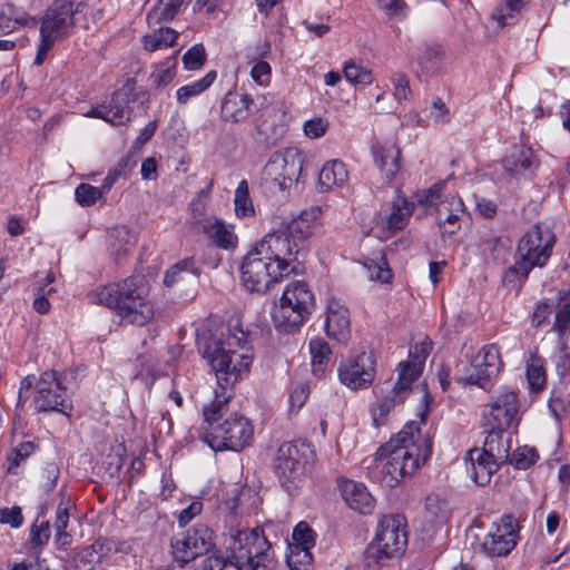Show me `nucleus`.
Masks as SVG:
<instances>
[{
  "mask_svg": "<svg viewBox=\"0 0 570 570\" xmlns=\"http://www.w3.org/2000/svg\"><path fill=\"white\" fill-rule=\"evenodd\" d=\"M298 245L284 229L269 233L244 257L242 281L250 292L265 293L293 271Z\"/></svg>",
  "mask_w": 570,
  "mask_h": 570,
  "instance_id": "obj_1",
  "label": "nucleus"
},
{
  "mask_svg": "<svg viewBox=\"0 0 570 570\" xmlns=\"http://www.w3.org/2000/svg\"><path fill=\"white\" fill-rule=\"evenodd\" d=\"M431 453V440L428 436L421 439L414 423L406 424L376 451L377 464L371 472L372 478L393 488L402 478L414 473L421 462H426Z\"/></svg>",
  "mask_w": 570,
  "mask_h": 570,
  "instance_id": "obj_2",
  "label": "nucleus"
},
{
  "mask_svg": "<svg viewBox=\"0 0 570 570\" xmlns=\"http://www.w3.org/2000/svg\"><path fill=\"white\" fill-rule=\"evenodd\" d=\"M204 356L222 390H232L238 381L244 380L253 362L252 350L242 330H228L220 336L212 335L206 342Z\"/></svg>",
  "mask_w": 570,
  "mask_h": 570,
  "instance_id": "obj_3",
  "label": "nucleus"
},
{
  "mask_svg": "<svg viewBox=\"0 0 570 570\" xmlns=\"http://www.w3.org/2000/svg\"><path fill=\"white\" fill-rule=\"evenodd\" d=\"M148 293L144 277L136 275L117 284L98 287L89 294V299L92 303L117 309L122 322L141 326L148 323L154 315Z\"/></svg>",
  "mask_w": 570,
  "mask_h": 570,
  "instance_id": "obj_4",
  "label": "nucleus"
},
{
  "mask_svg": "<svg viewBox=\"0 0 570 570\" xmlns=\"http://www.w3.org/2000/svg\"><path fill=\"white\" fill-rule=\"evenodd\" d=\"M315 307L314 295L307 284L302 281L292 282L286 286L272 313L276 330L293 333L308 318Z\"/></svg>",
  "mask_w": 570,
  "mask_h": 570,
  "instance_id": "obj_5",
  "label": "nucleus"
},
{
  "mask_svg": "<svg viewBox=\"0 0 570 570\" xmlns=\"http://www.w3.org/2000/svg\"><path fill=\"white\" fill-rule=\"evenodd\" d=\"M554 245V235L550 228L540 224L528 230L518 243L515 262L510 273L525 279L534 267H543L549 261Z\"/></svg>",
  "mask_w": 570,
  "mask_h": 570,
  "instance_id": "obj_6",
  "label": "nucleus"
},
{
  "mask_svg": "<svg viewBox=\"0 0 570 570\" xmlns=\"http://www.w3.org/2000/svg\"><path fill=\"white\" fill-rule=\"evenodd\" d=\"M229 550L234 558L254 570H275L272 546L261 528L236 530Z\"/></svg>",
  "mask_w": 570,
  "mask_h": 570,
  "instance_id": "obj_7",
  "label": "nucleus"
},
{
  "mask_svg": "<svg viewBox=\"0 0 570 570\" xmlns=\"http://www.w3.org/2000/svg\"><path fill=\"white\" fill-rule=\"evenodd\" d=\"M302 169L303 158L296 149L276 151L262 170L261 186L272 195L284 193L297 181Z\"/></svg>",
  "mask_w": 570,
  "mask_h": 570,
  "instance_id": "obj_8",
  "label": "nucleus"
},
{
  "mask_svg": "<svg viewBox=\"0 0 570 570\" xmlns=\"http://www.w3.org/2000/svg\"><path fill=\"white\" fill-rule=\"evenodd\" d=\"M405 527L403 515H384L379 521L375 540L366 549V558L381 562L402 554L407 544Z\"/></svg>",
  "mask_w": 570,
  "mask_h": 570,
  "instance_id": "obj_9",
  "label": "nucleus"
},
{
  "mask_svg": "<svg viewBox=\"0 0 570 570\" xmlns=\"http://www.w3.org/2000/svg\"><path fill=\"white\" fill-rule=\"evenodd\" d=\"M75 13L73 3L68 0H55L49 6L40 27V43L37 48L35 65H42L53 43L72 27Z\"/></svg>",
  "mask_w": 570,
  "mask_h": 570,
  "instance_id": "obj_10",
  "label": "nucleus"
},
{
  "mask_svg": "<svg viewBox=\"0 0 570 570\" xmlns=\"http://www.w3.org/2000/svg\"><path fill=\"white\" fill-rule=\"evenodd\" d=\"M254 431L249 421L238 414L230 413L222 423L213 426L204 441L214 450L240 451L249 445L253 440Z\"/></svg>",
  "mask_w": 570,
  "mask_h": 570,
  "instance_id": "obj_11",
  "label": "nucleus"
},
{
  "mask_svg": "<svg viewBox=\"0 0 570 570\" xmlns=\"http://www.w3.org/2000/svg\"><path fill=\"white\" fill-rule=\"evenodd\" d=\"M482 419L488 429H510L521 420V402L513 389H499L482 406Z\"/></svg>",
  "mask_w": 570,
  "mask_h": 570,
  "instance_id": "obj_12",
  "label": "nucleus"
},
{
  "mask_svg": "<svg viewBox=\"0 0 570 570\" xmlns=\"http://www.w3.org/2000/svg\"><path fill=\"white\" fill-rule=\"evenodd\" d=\"M214 532L206 524L198 523L171 542L174 561L168 570L195 567L190 561L207 553L213 547Z\"/></svg>",
  "mask_w": 570,
  "mask_h": 570,
  "instance_id": "obj_13",
  "label": "nucleus"
},
{
  "mask_svg": "<svg viewBox=\"0 0 570 570\" xmlns=\"http://www.w3.org/2000/svg\"><path fill=\"white\" fill-rule=\"evenodd\" d=\"M33 403L37 412H58L66 416H70L73 409L56 371H46L41 374L36 383Z\"/></svg>",
  "mask_w": 570,
  "mask_h": 570,
  "instance_id": "obj_14",
  "label": "nucleus"
},
{
  "mask_svg": "<svg viewBox=\"0 0 570 570\" xmlns=\"http://www.w3.org/2000/svg\"><path fill=\"white\" fill-rule=\"evenodd\" d=\"M306 450L304 443L285 442L276 451L274 470L282 487L289 493L295 491L302 481Z\"/></svg>",
  "mask_w": 570,
  "mask_h": 570,
  "instance_id": "obj_15",
  "label": "nucleus"
},
{
  "mask_svg": "<svg viewBox=\"0 0 570 570\" xmlns=\"http://www.w3.org/2000/svg\"><path fill=\"white\" fill-rule=\"evenodd\" d=\"M135 99L134 88L125 85L112 95L108 104L91 108L86 116L101 118L114 126L125 125L131 119L130 104Z\"/></svg>",
  "mask_w": 570,
  "mask_h": 570,
  "instance_id": "obj_16",
  "label": "nucleus"
},
{
  "mask_svg": "<svg viewBox=\"0 0 570 570\" xmlns=\"http://www.w3.org/2000/svg\"><path fill=\"white\" fill-rule=\"evenodd\" d=\"M338 377L342 384L351 390L368 387L375 377L373 354L362 352L353 360L341 364L338 367Z\"/></svg>",
  "mask_w": 570,
  "mask_h": 570,
  "instance_id": "obj_17",
  "label": "nucleus"
},
{
  "mask_svg": "<svg viewBox=\"0 0 570 570\" xmlns=\"http://www.w3.org/2000/svg\"><path fill=\"white\" fill-rule=\"evenodd\" d=\"M476 366L483 367L482 374H472L470 376H458L456 382L463 385H475L488 390L492 377L497 376L503 363L500 357L499 347L494 344L484 346L475 356Z\"/></svg>",
  "mask_w": 570,
  "mask_h": 570,
  "instance_id": "obj_18",
  "label": "nucleus"
},
{
  "mask_svg": "<svg viewBox=\"0 0 570 570\" xmlns=\"http://www.w3.org/2000/svg\"><path fill=\"white\" fill-rule=\"evenodd\" d=\"M517 521L511 515H505L497 525L495 530L489 533L483 543V551L489 557H504L517 546Z\"/></svg>",
  "mask_w": 570,
  "mask_h": 570,
  "instance_id": "obj_19",
  "label": "nucleus"
},
{
  "mask_svg": "<svg viewBox=\"0 0 570 570\" xmlns=\"http://www.w3.org/2000/svg\"><path fill=\"white\" fill-rule=\"evenodd\" d=\"M412 384L397 374V381L387 392L380 391L376 401L371 405L373 425L379 428L393 409L402 404L411 393Z\"/></svg>",
  "mask_w": 570,
  "mask_h": 570,
  "instance_id": "obj_20",
  "label": "nucleus"
},
{
  "mask_svg": "<svg viewBox=\"0 0 570 570\" xmlns=\"http://www.w3.org/2000/svg\"><path fill=\"white\" fill-rule=\"evenodd\" d=\"M325 332L330 338L340 343H346L351 336L350 311L338 298L327 301Z\"/></svg>",
  "mask_w": 570,
  "mask_h": 570,
  "instance_id": "obj_21",
  "label": "nucleus"
},
{
  "mask_svg": "<svg viewBox=\"0 0 570 570\" xmlns=\"http://www.w3.org/2000/svg\"><path fill=\"white\" fill-rule=\"evenodd\" d=\"M444 185V183L434 184L419 200L426 209L434 208L436 220L441 222H443V216L451 212L465 213L461 197L451 194L444 195L442 193Z\"/></svg>",
  "mask_w": 570,
  "mask_h": 570,
  "instance_id": "obj_22",
  "label": "nucleus"
},
{
  "mask_svg": "<svg viewBox=\"0 0 570 570\" xmlns=\"http://www.w3.org/2000/svg\"><path fill=\"white\" fill-rule=\"evenodd\" d=\"M465 465L471 480L475 484L484 487L490 482L492 474L498 471L501 464L485 455L480 449L474 448L468 451Z\"/></svg>",
  "mask_w": 570,
  "mask_h": 570,
  "instance_id": "obj_23",
  "label": "nucleus"
},
{
  "mask_svg": "<svg viewBox=\"0 0 570 570\" xmlns=\"http://www.w3.org/2000/svg\"><path fill=\"white\" fill-rule=\"evenodd\" d=\"M340 490L351 509L362 514H370L374 510L375 500L363 483L343 480L340 482Z\"/></svg>",
  "mask_w": 570,
  "mask_h": 570,
  "instance_id": "obj_24",
  "label": "nucleus"
},
{
  "mask_svg": "<svg viewBox=\"0 0 570 570\" xmlns=\"http://www.w3.org/2000/svg\"><path fill=\"white\" fill-rule=\"evenodd\" d=\"M509 429H489L483 448L480 449L485 455L499 462L507 463L512 444V436Z\"/></svg>",
  "mask_w": 570,
  "mask_h": 570,
  "instance_id": "obj_25",
  "label": "nucleus"
},
{
  "mask_svg": "<svg viewBox=\"0 0 570 570\" xmlns=\"http://www.w3.org/2000/svg\"><path fill=\"white\" fill-rule=\"evenodd\" d=\"M373 156L382 177L391 183L400 170V148L394 144L373 147Z\"/></svg>",
  "mask_w": 570,
  "mask_h": 570,
  "instance_id": "obj_26",
  "label": "nucleus"
},
{
  "mask_svg": "<svg viewBox=\"0 0 570 570\" xmlns=\"http://www.w3.org/2000/svg\"><path fill=\"white\" fill-rule=\"evenodd\" d=\"M430 351V342L415 344L409 352V360L399 364L397 374L413 384L421 375Z\"/></svg>",
  "mask_w": 570,
  "mask_h": 570,
  "instance_id": "obj_27",
  "label": "nucleus"
},
{
  "mask_svg": "<svg viewBox=\"0 0 570 570\" xmlns=\"http://www.w3.org/2000/svg\"><path fill=\"white\" fill-rule=\"evenodd\" d=\"M252 102L249 95L229 91L220 105L222 119L233 124L244 121L249 115Z\"/></svg>",
  "mask_w": 570,
  "mask_h": 570,
  "instance_id": "obj_28",
  "label": "nucleus"
},
{
  "mask_svg": "<svg viewBox=\"0 0 570 570\" xmlns=\"http://www.w3.org/2000/svg\"><path fill=\"white\" fill-rule=\"evenodd\" d=\"M348 179V171L343 161L334 159L328 160L322 167L318 174V190L326 193L335 188L343 187Z\"/></svg>",
  "mask_w": 570,
  "mask_h": 570,
  "instance_id": "obj_29",
  "label": "nucleus"
},
{
  "mask_svg": "<svg viewBox=\"0 0 570 570\" xmlns=\"http://www.w3.org/2000/svg\"><path fill=\"white\" fill-rule=\"evenodd\" d=\"M204 234L219 248L233 249L237 245V236L233 226L217 218H208L203 226Z\"/></svg>",
  "mask_w": 570,
  "mask_h": 570,
  "instance_id": "obj_30",
  "label": "nucleus"
},
{
  "mask_svg": "<svg viewBox=\"0 0 570 570\" xmlns=\"http://www.w3.org/2000/svg\"><path fill=\"white\" fill-rule=\"evenodd\" d=\"M502 163L504 169L513 175L524 174L537 166L532 149L523 145H514Z\"/></svg>",
  "mask_w": 570,
  "mask_h": 570,
  "instance_id": "obj_31",
  "label": "nucleus"
},
{
  "mask_svg": "<svg viewBox=\"0 0 570 570\" xmlns=\"http://www.w3.org/2000/svg\"><path fill=\"white\" fill-rule=\"evenodd\" d=\"M414 204L404 196L397 195L392 203L391 213L386 217V227L391 232L403 229L412 216Z\"/></svg>",
  "mask_w": 570,
  "mask_h": 570,
  "instance_id": "obj_32",
  "label": "nucleus"
},
{
  "mask_svg": "<svg viewBox=\"0 0 570 570\" xmlns=\"http://www.w3.org/2000/svg\"><path fill=\"white\" fill-rule=\"evenodd\" d=\"M229 390L216 391L214 400L204 406L203 414L205 422L209 425L210 430L229 412V403L232 400V392Z\"/></svg>",
  "mask_w": 570,
  "mask_h": 570,
  "instance_id": "obj_33",
  "label": "nucleus"
},
{
  "mask_svg": "<svg viewBox=\"0 0 570 570\" xmlns=\"http://www.w3.org/2000/svg\"><path fill=\"white\" fill-rule=\"evenodd\" d=\"M320 213V208H311L309 210L303 212L284 228L285 233L296 243L299 239L309 237L313 233L312 223L317 218Z\"/></svg>",
  "mask_w": 570,
  "mask_h": 570,
  "instance_id": "obj_34",
  "label": "nucleus"
},
{
  "mask_svg": "<svg viewBox=\"0 0 570 570\" xmlns=\"http://www.w3.org/2000/svg\"><path fill=\"white\" fill-rule=\"evenodd\" d=\"M443 50L439 45H426L415 58L416 72L425 76L439 70Z\"/></svg>",
  "mask_w": 570,
  "mask_h": 570,
  "instance_id": "obj_35",
  "label": "nucleus"
},
{
  "mask_svg": "<svg viewBox=\"0 0 570 570\" xmlns=\"http://www.w3.org/2000/svg\"><path fill=\"white\" fill-rule=\"evenodd\" d=\"M36 20L20 13L11 4H0V36L12 32L17 26H36Z\"/></svg>",
  "mask_w": 570,
  "mask_h": 570,
  "instance_id": "obj_36",
  "label": "nucleus"
},
{
  "mask_svg": "<svg viewBox=\"0 0 570 570\" xmlns=\"http://www.w3.org/2000/svg\"><path fill=\"white\" fill-rule=\"evenodd\" d=\"M523 0H504L491 14L500 28L513 24L523 9Z\"/></svg>",
  "mask_w": 570,
  "mask_h": 570,
  "instance_id": "obj_37",
  "label": "nucleus"
},
{
  "mask_svg": "<svg viewBox=\"0 0 570 570\" xmlns=\"http://www.w3.org/2000/svg\"><path fill=\"white\" fill-rule=\"evenodd\" d=\"M184 2L185 0H160L147 14L148 23L173 20Z\"/></svg>",
  "mask_w": 570,
  "mask_h": 570,
  "instance_id": "obj_38",
  "label": "nucleus"
},
{
  "mask_svg": "<svg viewBox=\"0 0 570 570\" xmlns=\"http://www.w3.org/2000/svg\"><path fill=\"white\" fill-rule=\"evenodd\" d=\"M308 346L312 355V371L315 375H321L330 360L331 348L321 337L311 340Z\"/></svg>",
  "mask_w": 570,
  "mask_h": 570,
  "instance_id": "obj_39",
  "label": "nucleus"
},
{
  "mask_svg": "<svg viewBox=\"0 0 570 570\" xmlns=\"http://www.w3.org/2000/svg\"><path fill=\"white\" fill-rule=\"evenodd\" d=\"M425 511L428 518L438 524H443L451 518L449 503L436 494H430L426 497Z\"/></svg>",
  "mask_w": 570,
  "mask_h": 570,
  "instance_id": "obj_40",
  "label": "nucleus"
},
{
  "mask_svg": "<svg viewBox=\"0 0 570 570\" xmlns=\"http://www.w3.org/2000/svg\"><path fill=\"white\" fill-rule=\"evenodd\" d=\"M557 373L562 382H570V336L559 338V346L553 356Z\"/></svg>",
  "mask_w": 570,
  "mask_h": 570,
  "instance_id": "obj_41",
  "label": "nucleus"
},
{
  "mask_svg": "<svg viewBox=\"0 0 570 570\" xmlns=\"http://www.w3.org/2000/svg\"><path fill=\"white\" fill-rule=\"evenodd\" d=\"M216 71H208L202 79L183 86L177 90V101L186 104L190 98L196 97L208 89L216 79Z\"/></svg>",
  "mask_w": 570,
  "mask_h": 570,
  "instance_id": "obj_42",
  "label": "nucleus"
},
{
  "mask_svg": "<svg viewBox=\"0 0 570 570\" xmlns=\"http://www.w3.org/2000/svg\"><path fill=\"white\" fill-rule=\"evenodd\" d=\"M194 261L191 258L184 259L176 265H174L170 269H168L164 277V284L167 287H171L179 282L188 281L189 278H195V267Z\"/></svg>",
  "mask_w": 570,
  "mask_h": 570,
  "instance_id": "obj_43",
  "label": "nucleus"
},
{
  "mask_svg": "<svg viewBox=\"0 0 570 570\" xmlns=\"http://www.w3.org/2000/svg\"><path fill=\"white\" fill-rule=\"evenodd\" d=\"M136 242V234L126 226L115 228L110 235V247L118 256L127 254Z\"/></svg>",
  "mask_w": 570,
  "mask_h": 570,
  "instance_id": "obj_44",
  "label": "nucleus"
},
{
  "mask_svg": "<svg viewBox=\"0 0 570 570\" xmlns=\"http://www.w3.org/2000/svg\"><path fill=\"white\" fill-rule=\"evenodd\" d=\"M177 32L170 28H159L151 35L144 37V47L148 51H155L163 48H168L174 45L177 38Z\"/></svg>",
  "mask_w": 570,
  "mask_h": 570,
  "instance_id": "obj_45",
  "label": "nucleus"
},
{
  "mask_svg": "<svg viewBox=\"0 0 570 570\" xmlns=\"http://www.w3.org/2000/svg\"><path fill=\"white\" fill-rule=\"evenodd\" d=\"M204 570H254L247 567L245 562H240L234 556H208L204 561Z\"/></svg>",
  "mask_w": 570,
  "mask_h": 570,
  "instance_id": "obj_46",
  "label": "nucleus"
},
{
  "mask_svg": "<svg viewBox=\"0 0 570 570\" xmlns=\"http://www.w3.org/2000/svg\"><path fill=\"white\" fill-rule=\"evenodd\" d=\"M235 212L238 217L252 216L254 214L253 202L249 197V189L247 180L243 179L238 183L235 190Z\"/></svg>",
  "mask_w": 570,
  "mask_h": 570,
  "instance_id": "obj_47",
  "label": "nucleus"
},
{
  "mask_svg": "<svg viewBox=\"0 0 570 570\" xmlns=\"http://www.w3.org/2000/svg\"><path fill=\"white\" fill-rule=\"evenodd\" d=\"M343 73L345 79L353 85H371L373 76L371 70L360 65H356L353 60L347 61L344 66Z\"/></svg>",
  "mask_w": 570,
  "mask_h": 570,
  "instance_id": "obj_48",
  "label": "nucleus"
},
{
  "mask_svg": "<svg viewBox=\"0 0 570 570\" xmlns=\"http://www.w3.org/2000/svg\"><path fill=\"white\" fill-rule=\"evenodd\" d=\"M553 330L558 333L559 338L570 336V297L562 299L554 314Z\"/></svg>",
  "mask_w": 570,
  "mask_h": 570,
  "instance_id": "obj_49",
  "label": "nucleus"
},
{
  "mask_svg": "<svg viewBox=\"0 0 570 570\" xmlns=\"http://www.w3.org/2000/svg\"><path fill=\"white\" fill-rule=\"evenodd\" d=\"M175 67L176 63L169 60L158 65L149 78L151 86L164 88L169 85L176 75Z\"/></svg>",
  "mask_w": 570,
  "mask_h": 570,
  "instance_id": "obj_50",
  "label": "nucleus"
},
{
  "mask_svg": "<svg viewBox=\"0 0 570 570\" xmlns=\"http://www.w3.org/2000/svg\"><path fill=\"white\" fill-rule=\"evenodd\" d=\"M538 453L533 448H518L511 454L509 453L508 462L517 469L525 470L535 463Z\"/></svg>",
  "mask_w": 570,
  "mask_h": 570,
  "instance_id": "obj_51",
  "label": "nucleus"
},
{
  "mask_svg": "<svg viewBox=\"0 0 570 570\" xmlns=\"http://www.w3.org/2000/svg\"><path fill=\"white\" fill-rule=\"evenodd\" d=\"M364 266L367 269V276L372 281H379L381 283H390L392 279V272L387 265L386 259L381 256L379 259H371L365 263Z\"/></svg>",
  "mask_w": 570,
  "mask_h": 570,
  "instance_id": "obj_52",
  "label": "nucleus"
},
{
  "mask_svg": "<svg viewBox=\"0 0 570 570\" xmlns=\"http://www.w3.org/2000/svg\"><path fill=\"white\" fill-rule=\"evenodd\" d=\"M293 540L292 548L312 549L315 546V532L306 522L301 521L294 528Z\"/></svg>",
  "mask_w": 570,
  "mask_h": 570,
  "instance_id": "obj_53",
  "label": "nucleus"
},
{
  "mask_svg": "<svg viewBox=\"0 0 570 570\" xmlns=\"http://www.w3.org/2000/svg\"><path fill=\"white\" fill-rule=\"evenodd\" d=\"M75 196L77 203L82 207L91 206L92 204H95L96 200L99 199H102L105 202V198L101 194V189L85 183L80 184L76 188Z\"/></svg>",
  "mask_w": 570,
  "mask_h": 570,
  "instance_id": "obj_54",
  "label": "nucleus"
},
{
  "mask_svg": "<svg viewBox=\"0 0 570 570\" xmlns=\"http://www.w3.org/2000/svg\"><path fill=\"white\" fill-rule=\"evenodd\" d=\"M377 7L390 19L402 20L407 16L409 7L404 0H377Z\"/></svg>",
  "mask_w": 570,
  "mask_h": 570,
  "instance_id": "obj_55",
  "label": "nucleus"
},
{
  "mask_svg": "<svg viewBox=\"0 0 570 570\" xmlns=\"http://www.w3.org/2000/svg\"><path fill=\"white\" fill-rule=\"evenodd\" d=\"M313 561L311 549L305 548H291V553L287 557V564L293 570H307Z\"/></svg>",
  "mask_w": 570,
  "mask_h": 570,
  "instance_id": "obj_56",
  "label": "nucleus"
},
{
  "mask_svg": "<svg viewBox=\"0 0 570 570\" xmlns=\"http://www.w3.org/2000/svg\"><path fill=\"white\" fill-rule=\"evenodd\" d=\"M206 61V52L203 45H195L186 51L183 57L184 66L187 70H197Z\"/></svg>",
  "mask_w": 570,
  "mask_h": 570,
  "instance_id": "obj_57",
  "label": "nucleus"
},
{
  "mask_svg": "<svg viewBox=\"0 0 570 570\" xmlns=\"http://www.w3.org/2000/svg\"><path fill=\"white\" fill-rule=\"evenodd\" d=\"M50 538V525L48 521H40L37 518L30 529V542L33 547H42L47 544Z\"/></svg>",
  "mask_w": 570,
  "mask_h": 570,
  "instance_id": "obj_58",
  "label": "nucleus"
},
{
  "mask_svg": "<svg viewBox=\"0 0 570 570\" xmlns=\"http://www.w3.org/2000/svg\"><path fill=\"white\" fill-rule=\"evenodd\" d=\"M525 376L528 384L532 391H539L546 384V372L541 364H529L527 366Z\"/></svg>",
  "mask_w": 570,
  "mask_h": 570,
  "instance_id": "obj_59",
  "label": "nucleus"
},
{
  "mask_svg": "<svg viewBox=\"0 0 570 570\" xmlns=\"http://www.w3.org/2000/svg\"><path fill=\"white\" fill-rule=\"evenodd\" d=\"M272 68L268 62L257 60L250 70L252 79L259 86H267L271 81Z\"/></svg>",
  "mask_w": 570,
  "mask_h": 570,
  "instance_id": "obj_60",
  "label": "nucleus"
},
{
  "mask_svg": "<svg viewBox=\"0 0 570 570\" xmlns=\"http://www.w3.org/2000/svg\"><path fill=\"white\" fill-rule=\"evenodd\" d=\"M394 96L397 100H407L412 94L409 78L405 73L399 72L392 77Z\"/></svg>",
  "mask_w": 570,
  "mask_h": 570,
  "instance_id": "obj_61",
  "label": "nucleus"
},
{
  "mask_svg": "<svg viewBox=\"0 0 570 570\" xmlns=\"http://www.w3.org/2000/svg\"><path fill=\"white\" fill-rule=\"evenodd\" d=\"M309 394L307 384L301 383L293 389L289 395V410L298 411L306 402Z\"/></svg>",
  "mask_w": 570,
  "mask_h": 570,
  "instance_id": "obj_62",
  "label": "nucleus"
},
{
  "mask_svg": "<svg viewBox=\"0 0 570 570\" xmlns=\"http://www.w3.org/2000/svg\"><path fill=\"white\" fill-rule=\"evenodd\" d=\"M0 523L19 528L23 523V517L19 507L0 509Z\"/></svg>",
  "mask_w": 570,
  "mask_h": 570,
  "instance_id": "obj_63",
  "label": "nucleus"
},
{
  "mask_svg": "<svg viewBox=\"0 0 570 570\" xmlns=\"http://www.w3.org/2000/svg\"><path fill=\"white\" fill-rule=\"evenodd\" d=\"M130 161H131L130 158H128V157L124 158L120 160V163L114 170L108 173V175L105 177L101 186L99 187V189H101V194L104 197L111 189V187L115 185V183L121 175L122 168L129 166Z\"/></svg>",
  "mask_w": 570,
  "mask_h": 570,
  "instance_id": "obj_64",
  "label": "nucleus"
}]
</instances>
